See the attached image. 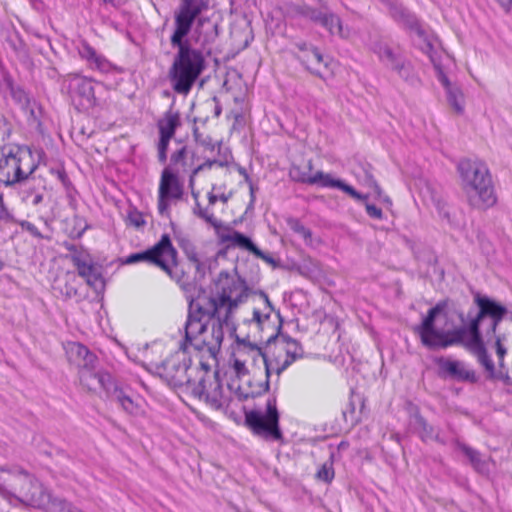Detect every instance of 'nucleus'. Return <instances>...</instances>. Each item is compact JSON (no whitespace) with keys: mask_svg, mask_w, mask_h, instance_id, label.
Listing matches in <instances>:
<instances>
[{"mask_svg":"<svg viewBox=\"0 0 512 512\" xmlns=\"http://www.w3.org/2000/svg\"><path fill=\"white\" fill-rule=\"evenodd\" d=\"M194 214L209 223L213 227L219 226V221L214 216L213 212L210 211L209 207L203 208L199 203H196L195 207L193 208Z\"/></svg>","mask_w":512,"mask_h":512,"instance_id":"36","label":"nucleus"},{"mask_svg":"<svg viewBox=\"0 0 512 512\" xmlns=\"http://www.w3.org/2000/svg\"><path fill=\"white\" fill-rule=\"evenodd\" d=\"M218 200H221L222 202H226L227 201V197L222 194L220 196H217L213 193H209L208 194V202H209V205H214Z\"/></svg>","mask_w":512,"mask_h":512,"instance_id":"49","label":"nucleus"},{"mask_svg":"<svg viewBox=\"0 0 512 512\" xmlns=\"http://www.w3.org/2000/svg\"><path fill=\"white\" fill-rule=\"evenodd\" d=\"M169 142L163 143V141L159 140L158 143V158L159 161L164 163L167 159V148H168Z\"/></svg>","mask_w":512,"mask_h":512,"instance_id":"43","label":"nucleus"},{"mask_svg":"<svg viewBox=\"0 0 512 512\" xmlns=\"http://www.w3.org/2000/svg\"><path fill=\"white\" fill-rule=\"evenodd\" d=\"M140 261L148 262L166 272L172 279L179 281L177 251L173 247L170 236L163 234L160 240L150 249L141 253L131 254L126 262L129 264Z\"/></svg>","mask_w":512,"mask_h":512,"instance_id":"10","label":"nucleus"},{"mask_svg":"<svg viewBox=\"0 0 512 512\" xmlns=\"http://www.w3.org/2000/svg\"><path fill=\"white\" fill-rule=\"evenodd\" d=\"M294 12L314 25L324 28L330 35H337L342 39H348L351 36L350 29L344 27L341 18L324 3L320 7L297 5Z\"/></svg>","mask_w":512,"mask_h":512,"instance_id":"12","label":"nucleus"},{"mask_svg":"<svg viewBox=\"0 0 512 512\" xmlns=\"http://www.w3.org/2000/svg\"><path fill=\"white\" fill-rule=\"evenodd\" d=\"M505 358H498V365H499V368L500 369H504L505 368V361H504Z\"/></svg>","mask_w":512,"mask_h":512,"instance_id":"59","label":"nucleus"},{"mask_svg":"<svg viewBox=\"0 0 512 512\" xmlns=\"http://www.w3.org/2000/svg\"><path fill=\"white\" fill-rule=\"evenodd\" d=\"M262 302L264 309L268 310L267 313H260L258 311V328L261 334L258 339V355L263 358L267 380L264 384L263 391L266 392L269 389V377L274 372L278 376L284 371L292 362L296 359L302 358L304 351L301 344L290 337L283 336L281 339L278 337V332L281 328L279 323L280 314L275 313L277 324L273 323L271 326V333L264 335L265 322L269 320L270 312L274 311V308L267 296V294L261 290H258V302Z\"/></svg>","mask_w":512,"mask_h":512,"instance_id":"4","label":"nucleus"},{"mask_svg":"<svg viewBox=\"0 0 512 512\" xmlns=\"http://www.w3.org/2000/svg\"><path fill=\"white\" fill-rule=\"evenodd\" d=\"M194 136L196 141L211 153H213L216 149H218V151L220 150V145L213 141L211 137L203 136L199 134L197 130L194 131Z\"/></svg>","mask_w":512,"mask_h":512,"instance_id":"38","label":"nucleus"},{"mask_svg":"<svg viewBox=\"0 0 512 512\" xmlns=\"http://www.w3.org/2000/svg\"><path fill=\"white\" fill-rule=\"evenodd\" d=\"M343 415L346 421H348V417H350L351 422L356 420V418L354 417V406L352 403H349V410H344Z\"/></svg>","mask_w":512,"mask_h":512,"instance_id":"51","label":"nucleus"},{"mask_svg":"<svg viewBox=\"0 0 512 512\" xmlns=\"http://www.w3.org/2000/svg\"><path fill=\"white\" fill-rule=\"evenodd\" d=\"M233 370L235 376L228 384V389L242 403L241 409L245 414V425L256 434V384L254 377L250 374L245 362L239 358L234 359Z\"/></svg>","mask_w":512,"mask_h":512,"instance_id":"7","label":"nucleus"},{"mask_svg":"<svg viewBox=\"0 0 512 512\" xmlns=\"http://www.w3.org/2000/svg\"><path fill=\"white\" fill-rule=\"evenodd\" d=\"M117 400V402L121 405V407L131 415H139L142 413L141 407L134 403V401L126 396L122 390H118L115 386L112 392Z\"/></svg>","mask_w":512,"mask_h":512,"instance_id":"32","label":"nucleus"},{"mask_svg":"<svg viewBox=\"0 0 512 512\" xmlns=\"http://www.w3.org/2000/svg\"><path fill=\"white\" fill-rule=\"evenodd\" d=\"M365 196H366V199H363L360 201L365 202L366 213L368 214L369 217H371L373 219L381 220L383 218L382 210L379 207H377L376 205L366 202L368 199V196L367 195H365Z\"/></svg>","mask_w":512,"mask_h":512,"instance_id":"40","label":"nucleus"},{"mask_svg":"<svg viewBox=\"0 0 512 512\" xmlns=\"http://www.w3.org/2000/svg\"><path fill=\"white\" fill-rule=\"evenodd\" d=\"M129 220L136 227H140L145 224V221H144L142 215H140V214H131L129 216Z\"/></svg>","mask_w":512,"mask_h":512,"instance_id":"47","label":"nucleus"},{"mask_svg":"<svg viewBox=\"0 0 512 512\" xmlns=\"http://www.w3.org/2000/svg\"><path fill=\"white\" fill-rule=\"evenodd\" d=\"M189 260L195 266V268H196V270L198 272L204 271L205 265L202 262V260H201V258L199 257L198 254H196V253L190 254L189 255Z\"/></svg>","mask_w":512,"mask_h":512,"instance_id":"44","label":"nucleus"},{"mask_svg":"<svg viewBox=\"0 0 512 512\" xmlns=\"http://www.w3.org/2000/svg\"><path fill=\"white\" fill-rule=\"evenodd\" d=\"M501 379L508 385H512V378L509 377L508 374H505L501 377Z\"/></svg>","mask_w":512,"mask_h":512,"instance_id":"58","label":"nucleus"},{"mask_svg":"<svg viewBox=\"0 0 512 512\" xmlns=\"http://www.w3.org/2000/svg\"><path fill=\"white\" fill-rule=\"evenodd\" d=\"M318 2H322V0H317Z\"/></svg>","mask_w":512,"mask_h":512,"instance_id":"63","label":"nucleus"},{"mask_svg":"<svg viewBox=\"0 0 512 512\" xmlns=\"http://www.w3.org/2000/svg\"><path fill=\"white\" fill-rule=\"evenodd\" d=\"M79 379L81 384L89 391L104 390L110 394L115 387L112 377L106 372H95L94 367H87L79 370Z\"/></svg>","mask_w":512,"mask_h":512,"instance_id":"19","label":"nucleus"},{"mask_svg":"<svg viewBox=\"0 0 512 512\" xmlns=\"http://www.w3.org/2000/svg\"><path fill=\"white\" fill-rule=\"evenodd\" d=\"M373 51L378 55L379 59L392 70L404 58L401 53L396 52L388 44L379 42L373 47Z\"/></svg>","mask_w":512,"mask_h":512,"instance_id":"30","label":"nucleus"},{"mask_svg":"<svg viewBox=\"0 0 512 512\" xmlns=\"http://www.w3.org/2000/svg\"><path fill=\"white\" fill-rule=\"evenodd\" d=\"M497 1L506 11H508L512 5V0H497Z\"/></svg>","mask_w":512,"mask_h":512,"instance_id":"54","label":"nucleus"},{"mask_svg":"<svg viewBox=\"0 0 512 512\" xmlns=\"http://www.w3.org/2000/svg\"><path fill=\"white\" fill-rule=\"evenodd\" d=\"M252 319L255 320L256 319V310L253 311L252 313Z\"/></svg>","mask_w":512,"mask_h":512,"instance_id":"62","label":"nucleus"},{"mask_svg":"<svg viewBox=\"0 0 512 512\" xmlns=\"http://www.w3.org/2000/svg\"><path fill=\"white\" fill-rule=\"evenodd\" d=\"M159 194H161V197H169L173 199H180L182 197V185L180 184L177 176L168 168L164 169L162 172L159 184Z\"/></svg>","mask_w":512,"mask_h":512,"instance_id":"26","label":"nucleus"},{"mask_svg":"<svg viewBox=\"0 0 512 512\" xmlns=\"http://www.w3.org/2000/svg\"><path fill=\"white\" fill-rule=\"evenodd\" d=\"M207 8V0H180L175 13V30L171 36V44L178 50L169 68L168 78L173 90L180 95L189 94L206 67L204 53L183 39L190 32L197 16Z\"/></svg>","mask_w":512,"mask_h":512,"instance_id":"3","label":"nucleus"},{"mask_svg":"<svg viewBox=\"0 0 512 512\" xmlns=\"http://www.w3.org/2000/svg\"><path fill=\"white\" fill-rule=\"evenodd\" d=\"M68 257L76 267L78 275L82 277L90 287L97 292L103 290L104 281L100 267L93 262L88 252L75 249Z\"/></svg>","mask_w":512,"mask_h":512,"instance_id":"16","label":"nucleus"},{"mask_svg":"<svg viewBox=\"0 0 512 512\" xmlns=\"http://www.w3.org/2000/svg\"><path fill=\"white\" fill-rule=\"evenodd\" d=\"M437 364L440 373L452 379L470 383H476L478 381L475 371L468 369L466 365L459 360H450L441 357L437 360Z\"/></svg>","mask_w":512,"mask_h":512,"instance_id":"20","label":"nucleus"},{"mask_svg":"<svg viewBox=\"0 0 512 512\" xmlns=\"http://www.w3.org/2000/svg\"><path fill=\"white\" fill-rule=\"evenodd\" d=\"M239 173H240L241 175H243V176H244V178H245V180H246V182H248V183H249V188H250L251 197L253 198V195H254V187H253L252 182L250 181V178H249V176H248V174H247L246 170H245L244 168H239Z\"/></svg>","mask_w":512,"mask_h":512,"instance_id":"52","label":"nucleus"},{"mask_svg":"<svg viewBox=\"0 0 512 512\" xmlns=\"http://www.w3.org/2000/svg\"><path fill=\"white\" fill-rule=\"evenodd\" d=\"M220 113H221V109H220L219 107H216V108H215V115H216V116H219V115H220Z\"/></svg>","mask_w":512,"mask_h":512,"instance_id":"60","label":"nucleus"},{"mask_svg":"<svg viewBox=\"0 0 512 512\" xmlns=\"http://www.w3.org/2000/svg\"><path fill=\"white\" fill-rule=\"evenodd\" d=\"M225 164V162L221 159H217L215 157L213 158H208L203 164L201 165H198L193 171H192V174L190 175V180H189V184L191 187H193L194 185V179L196 177V175L201 172V171H204L206 169H211L212 167H223Z\"/></svg>","mask_w":512,"mask_h":512,"instance_id":"35","label":"nucleus"},{"mask_svg":"<svg viewBox=\"0 0 512 512\" xmlns=\"http://www.w3.org/2000/svg\"><path fill=\"white\" fill-rule=\"evenodd\" d=\"M429 59L436 70L438 80L446 89L447 101L449 105L457 114H462L464 112L465 106V98L463 92L456 85L450 83L435 53L430 54Z\"/></svg>","mask_w":512,"mask_h":512,"instance_id":"18","label":"nucleus"},{"mask_svg":"<svg viewBox=\"0 0 512 512\" xmlns=\"http://www.w3.org/2000/svg\"><path fill=\"white\" fill-rule=\"evenodd\" d=\"M293 270L307 278L315 277L321 272L319 263L310 257L304 258L301 263L294 264Z\"/></svg>","mask_w":512,"mask_h":512,"instance_id":"31","label":"nucleus"},{"mask_svg":"<svg viewBox=\"0 0 512 512\" xmlns=\"http://www.w3.org/2000/svg\"><path fill=\"white\" fill-rule=\"evenodd\" d=\"M82 58L89 62L93 69H97L102 73H109L115 70V66L103 55L98 54L94 48L88 44H83L80 51Z\"/></svg>","mask_w":512,"mask_h":512,"instance_id":"27","label":"nucleus"},{"mask_svg":"<svg viewBox=\"0 0 512 512\" xmlns=\"http://www.w3.org/2000/svg\"><path fill=\"white\" fill-rule=\"evenodd\" d=\"M412 427L423 442L436 441L441 444L445 443L440 437L439 430L429 424L419 412L414 413L412 416Z\"/></svg>","mask_w":512,"mask_h":512,"instance_id":"23","label":"nucleus"},{"mask_svg":"<svg viewBox=\"0 0 512 512\" xmlns=\"http://www.w3.org/2000/svg\"><path fill=\"white\" fill-rule=\"evenodd\" d=\"M192 393L199 399H204L214 409L227 408L231 398L228 388L224 389L216 377L213 379H201L191 388Z\"/></svg>","mask_w":512,"mask_h":512,"instance_id":"15","label":"nucleus"},{"mask_svg":"<svg viewBox=\"0 0 512 512\" xmlns=\"http://www.w3.org/2000/svg\"><path fill=\"white\" fill-rule=\"evenodd\" d=\"M66 295L67 297L71 298L73 296H76L77 295V290L74 289V288H70L66 291Z\"/></svg>","mask_w":512,"mask_h":512,"instance_id":"57","label":"nucleus"},{"mask_svg":"<svg viewBox=\"0 0 512 512\" xmlns=\"http://www.w3.org/2000/svg\"><path fill=\"white\" fill-rule=\"evenodd\" d=\"M298 59L305 65L306 69L314 75L322 78L323 75L319 69L320 65L327 67L323 55L316 47H311L310 51L305 55H298Z\"/></svg>","mask_w":512,"mask_h":512,"instance_id":"29","label":"nucleus"},{"mask_svg":"<svg viewBox=\"0 0 512 512\" xmlns=\"http://www.w3.org/2000/svg\"><path fill=\"white\" fill-rule=\"evenodd\" d=\"M405 81L414 83L416 80L415 73L411 63L403 58L393 69Z\"/></svg>","mask_w":512,"mask_h":512,"instance_id":"34","label":"nucleus"},{"mask_svg":"<svg viewBox=\"0 0 512 512\" xmlns=\"http://www.w3.org/2000/svg\"><path fill=\"white\" fill-rule=\"evenodd\" d=\"M389 14L399 25L403 28L409 30L410 32H414L418 37V45L420 49L430 56V54H434L433 44L427 34V32L423 29L421 23L407 8L398 4L396 2L389 3Z\"/></svg>","mask_w":512,"mask_h":512,"instance_id":"13","label":"nucleus"},{"mask_svg":"<svg viewBox=\"0 0 512 512\" xmlns=\"http://www.w3.org/2000/svg\"><path fill=\"white\" fill-rule=\"evenodd\" d=\"M468 204L486 210L497 202L492 177L487 165L478 159H463L457 166Z\"/></svg>","mask_w":512,"mask_h":512,"instance_id":"5","label":"nucleus"},{"mask_svg":"<svg viewBox=\"0 0 512 512\" xmlns=\"http://www.w3.org/2000/svg\"><path fill=\"white\" fill-rule=\"evenodd\" d=\"M23 230L27 231L30 235H32L35 238L41 239L43 238L42 234L38 230V228L31 222L28 221H22L20 223Z\"/></svg>","mask_w":512,"mask_h":512,"instance_id":"41","label":"nucleus"},{"mask_svg":"<svg viewBox=\"0 0 512 512\" xmlns=\"http://www.w3.org/2000/svg\"><path fill=\"white\" fill-rule=\"evenodd\" d=\"M180 124L179 113L172 110L167 111L157 124L160 134L159 140L163 143L170 142Z\"/></svg>","mask_w":512,"mask_h":512,"instance_id":"28","label":"nucleus"},{"mask_svg":"<svg viewBox=\"0 0 512 512\" xmlns=\"http://www.w3.org/2000/svg\"><path fill=\"white\" fill-rule=\"evenodd\" d=\"M288 174L290 179L294 182L318 185L324 188H337L347 193L355 200L366 199V196H363V194L356 191L354 187L346 184L340 179H334L331 174L324 173L322 171H316L313 173L312 159L303 161L299 164L293 163L289 168Z\"/></svg>","mask_w":512,"mask_h":512,"instance_id":"9","label":"nucleus"},{"mask_svg":"<svg viewBox=\"0 0 512 512\" xmlns=\"http://www.w3.org/2000/svg\"><path fill=\"white\" fill-rule=\"evenodd\" d=\"M169 197H161V194L158 195V209L161 214H163L169 206Z\"/></svg>","mask_w":512,"mask_h":512,"instance_id":"45","label":"nucleus"},{"mask_svg":"<svg viewBox=\"0 0 512 512\" xmlns=\"http://www.w3.org/2000/svg\"><path fill=\"white\" fill-rule=\"evenodd\" d=\"M42 200H43V196H42V194L37 193V194H35V195L33 196L32 200H31V203H32L33 205H38L39 203H41V202H42Z\"/></svg>","mask_w":512,"mask_h":512,"instance_id":"55","label":"nucleus"},{"mask_svg":"<svg viewBox=\"0 0 512 512\" xmlns=\"http://www.w3.org/2000/svg\"><path fill=\"white\" fill-rule=\"evenodd\" d=\"M295 46L298 48V50L300 51V55H305L306 53H308L310 51V48L311 47H314L313 45H310L306 42H297L295 43Z\"/></svg>","mask_w":512,"mask_h":512,"instance_id":"48","label":"nucleus"},{"mask_svg":"<svg viewBox=\"0 0 512 512\" xmlns=\"http://www.w3.org/2000/svg\"><path fill=\"white\" fill-rule=\"evenodd\" d=\"M188 155L189 150L187 149V147L183 146L172 154L171 162L176 166L181 165L182 167L185 168L187 166L186 159Z\"/></svg>","mask_w":512,"mask_h":512,"instance_id":"39","label":"nucleus"},{"mask_svg":"<svg viewBox=\"0 0 512 512\" xmlns=\"http://www.w3.org/2000/svg\"><path fill=\"white\" fill-rule=\"evenodd\" d=\"M334 468L332 458L325 462L317 471L316 478L325 483H330L334 479Z\"/></svg>","mask_w":512,"mask_h":512,"instance_id":"37","label":"nucleus"},{"mask_svg":"<svg viewBox=\"0 0 512 512\" xmlns=\"http://www.w3.org/2000/svg\"><path fill=\"white\" fill-rule=\"evenodd\" d=\"M14 473L21 482L19 494L27 504L46 512H61L66 500L54 497L39 481L20 468Z\"/></svg>","mask_w":512,"mask_h":512,"instance_id":"8","label":"nucleus"},{"mask_svg":"<svg viewBox=\"0 0 512 512\" xmlns=\"http://www.w3.org/2000/svg\"><path fill=\"white\" fill-rule=\"evenodd\" d=\"M473 301L478 311L475 315H472V310L467 313V323L464 313L455 310V314L459 317L462 325L453 329L437 328L435 326L437 319L443 318L446 323L449 321L448 302L440 301L428 310L421 324L415 328V332L418 333L421 343L431 350L445 349L451 346L463 347L476 357L478 363L488 373L489 378H495V365L484 343L480 326L485 319L489 320L486 335L488 337L494 336L497 357L505 358L507 349L503 342L506 340V336L503 334L496 335V331L500 322L507 314V308L479 292L474 294Z\"/></svg>","mask_w":512,"mask_h":512,"instance_id":"1","label":"nucleus"},{"mask_svg":"<svg viewBox=\"0 0 512 512\" xmlns=\"http://www.w3.org/2000/svg\"><path fill=\"white\" fill-rule=\"evenodd\" d=\"M247 297V287L235 274L221 272L212 290V294L199 296L190 302L189 315L185 325L186 347L206 350L215 357L221 348L224 335L228 333L243 349L256 350V344L249 338L236 335L233 314L239 303Z\"/></svg>","mask_w":512,"mask_h":512,"instance_id":"2","label":"nucleus"},{"mask_svg":"<svg viewBox=\"0 0 512 512\" xmlns=\"http://www.w3.org/2000/svg\"><path fill=\"white\" fill-rule=\"evenodd\" d=\"M371 182H372V186H373L374 191L377 194V196L379 198H382V190H381L380 186L377 184V182L374 179H371Z\"/></svg>","mask_w":512,"mask_h":512,"instance_id":"53","label":"nucleus"},{"mask_svg":"<svg viewBox=\"0 0 512 512\" xmlns=\"http://www.w3.org/2000/svg\"><path fill=\"white\" fill-rule=\"evenodd\" d=\"M220 239L222 243L226 245L227 248H237L243 251L256 254V244H254L249 237L245 236L244 234L238 231L229 230L222 232L220 234Z\"/></svg>","mask_w":512,"mask_h":512,"instance_id":"25","label":"nucleus"},{"mask_svg":"<svg viewBox=\"0 0 512 512\" xmlns=\"http://www.w3.org/2000/svg\"><path fill=\"white\" fill-rule=\"evenodd\" d=\"M64 83L72 99L78 101L79 106L87 109L95 105L91 79L80 75H68Z\"/></svg>","mask_w":512,"mask_h":512,"instance_id":"17","label":"nucleus"},{"mask_svg":"<svg viewBox=\"0 0 512 512\" xmlns=\"http://www.w3.org/2000/svg\"><path fill=\"white\" fill-rule=\"evenodd\" d=\"M13 220V216L4 205L3 198L0 195V222L9 223Z\"/></svg>","mask_w":512,"mask_h":512,"instance_id":"42","label":"nucleus"},{"mask_svg":"<svg viewBox=\"0 0 512 512\" xmlns=\"http://www.w3.org/2000/svg\"><path fill=\"white\" fill-rule=\"evenodd\" d=\"M104 4L118 7L121 4V0H101Z\"/></svg>","mask_w":512,"mask_h":512,"instance_id":"56","label":"nucleus"},{"mask_svg":"<svg viewBox=\"0 0 512 512\" xmlns=\"http://www.w3.org/2000/svg\"><path fill=\"white\" fill-rule=\"evenodd\" d=\"M10 95L16 105L23 111L27 117V121L36 122L37 103L24 89L19 86L10 85Z\"/></svg>","mask_w":512,"mask_h":512,"instance_id":"22","label":"nucleus"},{"mask_svg":"<svg viewBox=\"0 0 512 512\" xmlns=\"http://www.w3.org/2000/svg\"><path fill=\"white\" fill-rule=\"evenodd\" d=\"M67 359L76 365L79 370L87 367H95L96 356L87 347L78 342H68L64 346Z\"/></svg>","mask_w":512,"mask_h":512,"instance_id":"21","label":"nucleus"},{"mask_svg":"<svg viewBox=\"0 0 512 512\" xmlns=\"http://www.w3.org/2000/svg\"><path fill=\"white\" fill-rule=\"evenodd\" d=\"M280 413L277 409L276 399L269 398L263 411L258 410V437L270 442L284 441L279 425Z\"/></svg>","mask_w":512,"mask_h":512,"instance_id":"14","label":"nucleus"},{"mask_svg":"<svg viewBox=\"0 0 512 512\" xmlns=\"http://www.w3.org/2000/svg\"><path fill=\"white\" fill-rule=\"evenodd\" d=\"M61 512H84L81 509L75 507L72 503L66 500L65 505H63Z\"/></svg>","mask_w":512,"mask_h":512,"instance_id":"50","label":"nucleus"},{"mask_svg":"<svg viewBox=\"0 0 512 512\" xmlns=\"http://www.w3.org/2000/svg\"><path fill=\"white\" fill-rule=\"evenodd\" d=\"M383 201H384V202H386V203H388V204H391V200H390V199H389V197H387V196H384V197H383Z\"/></svg>","mask_w":512,"mask_h":512,"instance_id":"61","label":"nucleus"},{"mask_svg":"<svg viewBox=\"0 0 512 512\" xmlns=\"http://www.w3.org/2000/svg\"><path fill=\"white\" fill-rule=\"evenodd\" d=\"M258 258H261L267 264L271 265L274 268L278 266V262L272 256H269V255L265 254L260 249H258Z\"/></svg>","mask_w":512,"mask_h":512,"instance_id":"46","label":"nucleus"},{"mask_svg":"<svg viewBox=\"0 0 512 512\" xmlns=\"http://www.w3.org/2000/svg\"><path fill=\"white\" fill-rule=\"evenodd\" d=\"M458 448L469 459L470 464L476 472L482 475H489L491 465L494 464L492 458L483 457L478 450L473 449L464 443H458Z\"/></svg>","mask_w":512,"mask_h":512,"instance_id":"24","label":"nucleus"},{"mask_svg":"<svg viewBox=\"0 0 512 512\" xmlns=\"http://www.w3.org/2000/svg\"><path fill=\"white\" fill-rule=\"evenodd\" d=\"M40 154L27 146L7 144L0 146V184L13 186L33 179Z\"/></svg>","mask_w":512,"mask_h":512,"instance_id":"6","label":"nucleus"},{"mask_svg":"<svg viewBox=\"0 0 512 512\" xmlns=\"http://www.w3.org/2000/svg\"><path fill=\"white\" fill-rule=\"evenodd\" d=\"M190 364L187 347L183 345L163 362L156 365V371L170 385L174 387L187 386L191 389L194 383L191 379Z\"/></svg>","mask_w":512,"mask_h":512,"instance_id":"11","label":"nucleus"},{"mask_svg":"<svg viewBox=\"0 0 512 512\" xmlns=\"http://www.w3.org/2000/svg\"><path fill=\"white\" fill-rule=\"evenodd\" d=\"M287 226L291 231L303 239L306 245H312V231L305 227L297 218L289 217L286 219Z\"/></svg>","mask_w":512,"mask_h":512,"instance_id":"33","label":"nucleus"}]
</instances>
